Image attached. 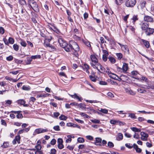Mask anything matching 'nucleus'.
I'll use <instances>...</instances> for the list:
<instances>
[{"mask_svg":"<svg viewBox=\"0 0 154 154\" xmlns=\"http://www.w3.org/2000/svg\"><path fill=\"white\" fill-rule=\"evenodd\" d=\"M140 134L141 136V139L142 140L144 141H146L147 140V138L149 136L147 134L144 132H141L140 133Z\"/></svg>","mask_w":154,"mask_h":154,"instance_id":"nucleus-8","label":"nucleus"},{"mask_svg":"<svg viewBox=\"0 0 154 154\" xmlns=\"http://www.w3.org/2000/svg\"><path fill=\"white\" fill-rule=\"evenodd\" d=\"M140 26L141 29L143 30H146L149 26V24L143 23L140 24Z\"/></svg>","mask_w":154,"mask_h":154,"instance_id":"nucleus-15","label":"nucleus"},{"mask_svg":"<svg viewBox=\"0 0 154 154\" xmlns=\"http://www.w3.org/2000/svg\"><path fill=\"white\" fill-rule=\"evenodd\" d=\"M56 142V140L55 139H53L50 142V143L51 145H54L55 144Z\"/></svg>","mask_w":154,"mask_h":154,"instance_id":"nucleus-64","label":"nucleus"},{"mask_svg":"<svg viewBox=\"0 0 154 154\" xmlns=\"http://www.w3.org/2000/svg\"><path fill=\"white\" fill-rule=\"evenodd\" d=\"M142 41L146 48H149V44L148 41L143 39L142 40Z\"/></svg>","mask_w":154,"mask_h":154,"instance_id":"nucleus-27","label":"nucleus"},{"mask_svg":"<svg viewBox=\"0 0 154 154\" xmlns=\"http://www.w3.org/2000/svg\"><path fill=\"white\" fill-rule=\"evenodd\" d=\"M35 148L36 149V150H41L42 146L39 144H38L35 146Z\"/></svg>","mask_w":154,"mask_h":154,"instance_id":"nucleus-45","label":"nucleus"},{"mask_svg":"<svg viewBox=\"0 0 154 154\" xmlns=\"http://www.w3.org/2000/svg\"><path fill=\"white\" fill-rule=\"evenodd\" d=\"M51 30H53L57 33L59 32V30L54 26L53 25V28H51Z\"/></svg>","mask_w":154,"mask_h":154,"instance_id":"nucleus-43","label":"nucleus"},{"mask_svg":"<svg viewBox=\"0 0 154 154\" xmlns=\"http://www.w3.org/2000/svg\"><path fill=\"white\" fill-rule=\"evenodd\" d=\"M54 116H52V117H55V118H57L59 116L60 113L59 112H54Z\"/></svg>","mask_w":154,"mask_h":154,"instance_id":"nucleus-52","label":"nucleus"},{"mask_svg":"<svg viewBox=\"0 0 154 154\" xmlns=\"http://www.w3.org/2000/svg\"><path fill=\"white\" fill-rule=\"evenodd\" d=\"M146 2L144 1H141L140 2V6L141 8H143L145 7Z\"/></svg>","mask_w":154,"mask_h":154,"instance_id":"nucleus-38","label":"nucleus"},{"mask_svg":"<svg viewBox=\"0 0 154 154\" xmlns=\"http://www.w3.org/2000/svg\"><path fill=\"white\" fill-rule=\"evenodd\" d=\"M89 78L90 79L94 82H95L96 80V78L92 75H90Z\"/></svg>","mask_w":154,"mask_h":154,"instance_id":"nucleus-55","label":"nucleus"},{"mask_svg":"<svg viewBox=\"0 0 154 154\" xmlns=\"http://www.w3.org/2000/svg\"><path fill=\"white\" fill-rule=\"evenodd\" d=\"M91 121L94 123H97L100 124V121L99 120L96 119H92L91 120Z\"/></svg>","mask_w":154,"mask_h":154,"instance_id":"nucleus-51","label":"nucleus"},{"mask_svg":"<svg viewBox=\"0 0 154 154\" xmlns=\"http://www.w3.org/2000/svg\"><path fill=\"white\" fill-rule=\"evenodd\" d=\"M130 129L131 130L134 132L135 133H136V132H140L141 131L140 129H139L136 127H131V128Z\"/></svg>","mask_w":154,"mask_h":154,"instance_id":"nucleus-30","label":"nucleus"},{"mask_svg":"<svg viewBox=\"0 0 154 154\" xmlns=\"http://www.w3.org/2000/svg\"><path fill=\"white\" fill-rule=\"evenodd\" d=\"M110 76L113 79L118 80L119 79V78L117 75L113 73H110Z\"/></svg>","mask_w":154,"mask_h":154,"instance_id":"nucleus-24","label":"nucleus"},{"mask_svg":"<svg viewBox=\"0 0 154 154\" xmlns=\"http://www.w3.org/2000/svg\"><path fill=\"white\" fill-rule=\"evenodd\" d=\"M23 90L26 91H29L30 90V87L28 86L23 85L22 87Z\"/></svg>","mask_w":154,"mask_h":154,"instance_id":"nucleus-39","label":"nucleus"},{"mask_svg":"<svg viewBox=\"0 0 154 154\" xmlns=\"http://www.w3.org/2000/svg\"><path fill=\"white\" fill-rule=\"evenodd\" d=\"M74 98L78 99L79 101H81L82 100V98L80 96H78L76 94H75V97Z\"/></svg>","mask_w":154,"mask_h":154,"instance_id":"nucleus-44","label":"nucleus"},{"mask_svg":"<svg viewBox=\"0 0 154 154\" xmlns=\"http://www.w3.org/2000/svg\"><path fill=\"white\" fill-rule=\"evenodd\" d=\"M53 129L56 131H58L60 130V127L58 125L55 126L53 127Z\"/></svg>","mask_w":154,"mask_h":154,"instance_id":"nucleus-58","label":"nucleus"},{"mask_svg":"<svg viewBox=\"0 0 154 154\" xmlns=\"http://www.w3.org/2000/svg\"><path fill=\"white\" fill-rule=\"evenodd\" d=\"M49 48H50V49H51L52 51H56L57 49L54 45H51Z\"/></svg>","mask_w":154,"mask_h":154,"instance_id":"nucleus-42","label":"nucleus"},{"mask_svg":"<svg viewBox=\"0 0 154 154\" xmlns=\"http://www.w3.org/2000/svg\"><path fill=\"white\" fill-rule=\"evenodd\" d=\"M49 95H50V94L45 93V94H41L39 95H38L37 96V97L39 98L42 97H45L48 96Z\"/></svg>","mask_w":154,"mask_h":154,"instance_id":"nucleus-31","label":"nucleus"},{"mask_svg":"<svg viewBox=\"0 0 154 154\" xmlns=\"http://www.w3.org/2000/svg\"><path fill=\"white\" fill-rule=\"evenodd\" d=\"M108 59L110 62L112 63H114L116 62V59L113 57L109 56L108 57Z\"/></svg>","mask_w":154,"mask_h":154,"instance_id":"nucleus-26","label":"nucleus"},{"mask_svg":"<svg viewBox=\"0 0 154 154\" xmlns=\"http://www.w3.org/2000/svg\"><path fill=\"white\" fill-rule=\"evenodd\" d=\"M21 112V111H12L11 112L14 113V114H17V115L16 116V117L17 119H20L23 118V116L22 114L20 113Z\"/></svg>","mask_w":154,"mask_h":154,"instance_id":"nucleus-11","label":"nucleus"},{"mask_svg":"<svg viewBox=\"0 0 154 154\" xmlns=\"http://www.w3.org/2000/svg\"><path fill=\"white\" fill-rule=\"evenodd\" d=\"M48 131V130L47 129H44L42 128L37 129L35 130L33 133V135H35L37 134H39L45 132H47Z\"/></svg>","mask_w":154,"mask_h":154,"instance_id":"nucleus-6","label":"nucleus"},{"mask_svg":"<svg viewBox=\"0 0 154 154\" xmlns=\"http://www.w3.org/2000/svg\"><path fill=\"white\" fill-rule=\"evenodd\" d=\"M20 135H17L15 136V138L12 141V143L14 145L17 143V142L18 143H20Z\"/></svg>","mask_w":154,"mask_h":154,"instance_id":"nucleus-12","label":"nucleus"},{"mask_svg":"<svg viewBox=\"0 0 154 154\" xmlns=\"http://www.w3.org/2000/svg\"><path fill=\"white\" fill-rule=\"evenodd\" d=\"M9 143L8 142H4L1 146L3 148H6L9 146Z\"/></svg>","mask_w":154,"mask_h":154,"instance_id":"nucleus-40","label":"nucleus"},{"mask_svg":"<svg viewBox=\"0 0 154 154\" xmlns=\"http://www.w3.org/2000/svg\"><path fill=\"white\" fill-rule=\"evenodd\" d=\"M17 102L19 104L21 105H23L25 103L26 101L23 99H21L18 100Z\"/></svg>","mask_w":154,"mask_h":154,"instance_id":"nucleus-33","label":"nucleus"},{"mask_svg":"<svg viewBox=\"0 0 154 154\" xmlns=\"http://www.w3.org/2000/svg\"><path fill=\"white\" fill-rule=\"evenodd\" d=\"M133 137L134 138L138 139L139 138V135L138 133H135L134 134V135Z\"/></svg>","mask_w":154,"mask_h":154,"instance_id":"nucleus-60","label":"nucleus"},{"mask_svg":"<svg viewBox=\"0 0 154 154\" xmlns=\"http://www.w3.org/2000/svg\"><path fill=\"white\" fill-rule=\"evenodd\" d=\"M58 42L61 47L63 48L67 52L72 51V48L70 44V41L69 44H68L62 38H58Z\"/></svg>","mask_w":154,"mask_h":154,"instance_id":"nucleus-1","label":"nucleus"},{"mask_svg":"<svg viewBox=\"0 0 154 154\" xmlns=\"http://www.w3.org/2000/svg\"><path fill=\"white\" fill-rule=\"evenodd\" d=\"M154 32V29H153L150 28H148L146 30L145 33L147 35H150L153 34Z\"/></svg>","mask_w":154,"mask_h":154,"instance_id":"nucleus-9","label":"nucleus"},{"mask_svg":"<svg viewBox=\"0 0 154 154\" xmlns=\"http://www.w3.org/2000/svg\"><path fill=\"white\" fill-rule=\"evenodd\" d=\"M20 43L22 46H23L24 47H25L26 46L27 44L26 42L22 39L21 40Z\"/></svg>","mask_w":154,"mask_h":154,"instance_id":"nucleus-32","label":"nucleus"},{"mask_svg":"<svg viewBox=\"0 0 154 154\" xmlns=\"http://www.w3.org/2000/svg\"><path fill=\"white\" fill-rule=\"evenodd\" d=\"M90 58L92 61L91 63V66L94 69H96V68H97V65H98L99 64L97 58L95 56L92 54L90 56Z\"/></svg>","mask_w":154,"mask_h":154,"instance_id":"nucleus-3","label":"nucleus"},{"mask_svg":"<svg viewBox=\"0 0 154 154\" xmlns=\"http://www.w3.org/2000/svg\"><path fill=\"white\" fill-rule=\"evenodd\" d=\"M77 141L80 143H82L84 142V139L82 137H79L77 139Z\"/></svg>","mask_w":154,"mask_h":154,"instance_id":"nucleus-50","label":"nucleus"},{"mask_svg":"<svg viewBox=\"0 0 154 154\" xmlns=\"http://www.w3.org/2000/svg\"><path fill=\"white\" fill-rule=\"evenodd\" d=\"M118 44L120 46L122 50L125 53L128 54H129V51L128 47V46L126 45H122L120 43H118Z\"/></svg>","mask_w":154,"mask_h":154,"instance_id":"nucleus-7","label":"nucleus"},{"mask_svg":"<svg viewBox=\"0 0 154 154\" xmlns=\"http://www.w3.org/2000/svg\"><path fill=\"white\" fill-rule=\"evenodd\" d=\"M89 68V66L86 64H84L83 66V70L84 71H86V72L88 73V74H89L90 73L89 71L88 70Z\"/></svg>","mask_w":154,"mask_h":154,"instance_id":"nucleus-19","label":"nucleus"},{"mask_svg":"<svg viewBox=\"0 0 154 154\" xmlns=\"http://www.w3.org/2000/svg\"><path fill=\"white\" fill-rule=\"evenodd\" d=\"M14 40L13 38L11 37H9L8 39L9 43L11 44H13L14 43Z\"/></svg>","mask_w":154,"mask_h":154,"instance_id":"nucleus-49","label":"nucleus"},{"mask_svg":"<svg viewBox=\"0 0 154 154\" xmlns=\"http://www.w3.org/2000/svg\"><path fill=\"white\" fill-rule=\"evenodd\" d=\"M131 74L133 76H134V77H133L134 78H135L136 79H137L138 80L140 79V78L138 76H137L138 75H139L138 73L137 72V71H133L131 72Z\"/></svg>","mask_w":154,"mask_h":154,"instance_id":"nucleus-17","label":"nucleus"},{"mask_svg":"<svg viewBox=\"0 0 154 154\" xmlns=\"http://www.w3.org/2000/svg\"><path fill=\"white\" fill-rule=\"evenodd\" d=\"M27 2V5L30 8L36 12L39 11V8L36 1L34 0H28Z\"/></svg>","mask_w":154,"mask_h":154,"instance_id":"nucleus-2","label":"nucleus"},{"mask_svg":"<svg viewBox=\"0 0 154 154\" xmlns=\"http://www.w3.org/2000/svg\"><path fill=\"white\" fill-rule=\"evenodd\" d=\"M123 134L120 133H118V137L116 138L117 140L119 141L123 139Z\"/></svg>","mask_w":154,"mask_h":154,"instance_id":"nucleus-28","label":"nucleus"},{"mask_svg":"<svg viewBox=\"0 0 154 154\" xmlns=\"http://www.w3.org/2000/svg\"><path fill=\"white\" fill-rule=\"evenodd\" d=\"M102 139L100 138L97 137L96 138V141L94 142L95 144L97 145L102 146Z\"/></svg>","mask_w":154,"mask_h":154,"instance_id":"nucleus-18","label":"nucleus"},{"mask_svg":"<svg viewBox=\"0 0 154 154\" xmlns=\"http://www.w3.org/2000/svg\"><path fill=\"white\" fill-rule=\"evenodd\" d=\"M125 91L126 92L130 94V95H134L135 94V93L131 90L130 88H125Z\"/></svg>","mask_w":154,"mask_h":154,"instance_id":"nucleus-21","label":"nucleus"},{"mask_svg":"<svg viewBox=\"0 0 154 154\" xmlns=\"http://www.w3.org/2000/svg\"><path fill=\"white\" fill-rule=\"evenodd\" d=\"M116 55L119 60H120L122 57V54L121 53H116Z\"/></svg>","mask_w":154,"mask_h":154,"instance_id":"nucleus-47","label":"nucleus"},{"mask_svg":"<svg viewBox=\"0 0 154 154\" xmlns=\"http://www.w3.org/2000/svg\"><path fill=\"white\" fill-rule=\"evenodd\" d=\"M19 3L21 5H26V2L25 0H18Z\"/></svg>","mask_w":154,"mask_h":154,"instance_id":"nucleus-48","label":"nucleus"},{"mask_svg":"<svg viewBox=\"0 0 154 154\" xmlns=\"http://www.w3.org/2000/svg\"><path fill=\"white\" fill-rule=\"evenodd\" d=\"M56 152L57 151L55 149H52L51 150L50 154H55Z\"/></svg>","mask_w":154,"mask_h":154,"instance_id":"nucleus-56","label":"nucleus"},{"mask_svg":"<svg viewBox=\"0 0 154 154\" xmlns=\"http://www.w3.org/2000/svg\"><path fill=\"white\" fill-rule=\"evenodd\" d=\"M137 90L138 92L140 93H143L146 92V91L145 90L141 88H138Z\"/></svg>","mask_w":154,"mask_h":154,"instance_id":"nucleus-36","label":"nucleus"},{"mask_svg":"<svg viewBox=\"0 0 154 154\" xmlns=\"http://www.w3.org/2000/svg\"><path fill=\"white\" fill-rule=\"evenodd\" d=\"M144 21L150 22H153L154 21L153 19L151 17L147 15L144 16Z\"/></svg>","mask_w":154,"mask_h":154,"instance_id":"nucleus-13","label":"nucleus"},{"mask_svg":"<svg viewBox=\"0 0 154 154\" xmlns=\"http://www.w3.org/2000/svg\"><path fill=\"white\" fill-rule=\"evenodd\" d=\"M128 79L129 78L127 76L122 75L120 76L119 79H118V81H122L124 82H126L128 80Z\"/></svg>","mask_w":154,"mask_h":154,"instance_id":"nucleus-14","label":"nucleus"},{"mask_svg":"<svg viewBox=\"0 0 154 154\" xmlns=\"http://www.w3.org/2000/svg\"><path fill=\"white\" fill-rule=\"evenodd\" d=\"M67 118V117L63 115H61V116L59 117V119L60 120H66Z\"/></svg>","mask_w":154,"mask_h":154,"instance_id":"nucleus-34","label":"nucleus"},{"mask_svg":"<svg viewBox=\"0 0 154 154\" xmlns=\"http://www.w3.org/2000/svg\"><path fill=\"white\" fill-rule=\"evenodd\" d=\"M31 58L32 59V60L35 59H40L41 58V56L40 55H32L31 56Z\"/></svg>","mask_w":154,"mask_h":154,"instance_id":"nucleus-37","label":"nucleus"},{"mask_svg":"<svg viewBox=\"0 0 154 154\" xmlns=\"http://www.w3.org/2000/svg\"><path fill=\"white\" fill-rule=\"evenodd\" d=\"M119 2H118V1L117 0H116V1H115L117 5H121V4H122V3L123 2L125 1V0H119Z\"/></svg>","mask_w":154,"mask_h":154,"instance_id":"nucleus-54","label":"nucleus"},{"mask_svg":"<svg viewBox=\"0 0 154 154\" xmlns=\"http://www.w3.org/2000/svg\"><path fill=\"white\" fill-rule=\"evenodd\" d=\"M128 116L132 119H137V117L135 116V114L133 113H129Z\"/></svg>","mask_w":154,"mask_h":154,"instance_id":"nucleus-41","label":"nucleus"},{"mask_svg":"<svg viewBox=\"0 0 154 154\" xmlns=\"http://www.w3.org/2000/svg\"><path fill=\"white\" fill-rule=\"evenodd\" d=\"M100 111L105 114H107L108 112V110L106 109H101Z\"/></svg>","mask_w":154,"mask_h":154,"instance_id":"nucleus-59","label":"nucleus"},{"mask_svg":"<svg viewBox=\"0 0 154 154\" xmlns=\"http://www.w3.org/2000/svg\"><path fill=\"white\" fill-rule=\"evenodd\" d=\"M13 48L14 50L16 51L19 50V46L17 44H14L13 45Z\"/></svg>","mask_w":154,"mask_h":154,"instance_id":"nucleus-46","label":"nucleus"},{"mask_svg":"<svg viewBox=\"0 0 154 154\" xmlns=\"http://www.w3.org/2000/svg\"><path fill=\"white\" fill-rule=\"evenodd\" d=\"M125 146L129 149H131L133 147V146L132 144L130 143H126L125 144Z\"/></svg>","mask_w":154,"mask_h":154,"instance_id":"nucleus-53","label":"nucleus"},{"mask_svg":"<svg viewBox=\"0 0 154 154\" xmlns=\"http://www.w3.org/2000/svg\"><path fill=\"white\" fill-rule=\"evenodd\" d=\"M13 59V57L11 55L7 57L6 58V60L8 61H11Z\"/></svg>","mask_w":154,"mask_h":154,"instance_id":"nucleus-61","label":"nucleus"},{"mask_svg":"<svg viewBox=\"0 0 154 154\" xmlns=\"http://www.w3.org/2000/svg\"><path fill=\"white\" fill-rule=\"evenodd\" d=\"M131 19L133 20L132 23L133 24H134L135 21L138 19L137 15H134Z\"/></svg>","mask_w":154,"mask_h":154,"instance_id":"nucleus-25","label":"nucleus"},{"mask_svg":"<svg viewBox=\"0 0 154 154\" xmlns=\"http://www.w3.org/2000/svg\"><path fill=\"white\" fill-rule=\"evenodd\" d=\"M136 3V0H127L125 3V6L128 7H133Z\"/></svg>","mask_w":154,"mask_h":154,"instance_id":"nucleus-4","label":"nucleus"},{"mask_svg":"<svg viewBox=\"0 0 154 154\" xmlns=\"http://www.w3.org/2000/svg\"><path fill=\"white\" fill-rule=\"evenodd\" d=\"M5 32V29L2 27H0V33L3 34Z\"/></svg>","mask_w":154,"mask_h":154,"instance_id":"nucleus-57","label":"nucleus"},{"mask_svg":"<svg viewBox=\"0 0 154 154\" xmlns=\"http://www.w3.org/2000/svg\"><path fill=\"white\" fill-rule=\"evenodd\" d=\"M108 56V55H103L102 58H103V61L106 62L107 61V57Z\"/></svg>","mask_w":154,"mask_h":154,"instance_id":"nucleus-63","label":"nucleus"},{"mask_svg":"<svg viewBox=\"0 0 154 154\" xmlns=\"http://www.w3.org/2000/svg\"><path fill=\"white\" fill-rule=\"evenodd\" d=\"M107 146L110 148H112L114 146V144L112 142L109 141L107 143V146Z\"/></svg>","mask_w":154,"mask_h":154,"instance_id":"nucleus-35","label":"nucleus"},{"mask_svg":"<svg viewBox=\"0 0 154 154\" xmlns=\"http://www.w3.org/2000/svg\"><path fill=\"white\" fill-rule=\"evenodd\" d=\"M133 148L135 149L136 152L138 153H140L142 151V149L138 148V146L135 143L133 144Z\"/></svg>","mask_w":154,"mask_h":154,"instance_id":"nucleus-22","label":"nucleus"},{"mask_svg":"<svg viewBox=\"0 0 154 154\" xmlns=\"http://www.w3.org/2000/svg\"><path fill=\"white\" fill-rule=\"evenodd\" d=\"M100 72L103 73L105 72V69L100 63L97 65V68H96Z\"/></svg>","mask_w":154,"mask_h":154,"instance_id":"nucleus-10","label":"nucleus"},{"mask_svg":"<svg viewBox=\"0 0 154 154\" xmlns=\"http://www.w3.org/2000/svg\"><path fill=\"white\" fill-rule=\"evenodd\" d=\"M128 64L125 63H123L122 69L124 72H125L128 69Z\"/></svg>","mask_w":154,"mask_h":154,"instance_id":"nucleus-23","label":"nucleus"},{"mask_svg":"<svg viewBox=\"0 0 154 154\" xmlns=\"http://www.w3.org/2000/svg\"><path fill=\"white\" fill-rule=\"evenodd\" d=\"M32 61V59L31 57H27V60L25 61L26 64V65H29L31 63V62Z\"/></svg>","mask_w":154,"mask_h":154,"instance_id":"nucleus-29","label":"nucleus"},{"mask_svg":"<svg viewBox=\"0 0 154 154\" xmlns=\"http://www.w3.org/2000/svg\"><path fill=\"white\" fill-rule=\"evenodd\" d=\"M110 122L111 124L113 125L119 124L120 125H121L123 124L122 122H120L118 120H111L110 121Z\"/></svg>","mask_w":154,"mask_h":154,"instance_id":"nucleus-16","label":"nucleus"},{"mask_svg":"<svg viewBox=\"0 0 154 154\" xmlns=\"http://www.w3.org/2000/svg\"><path fill=\"white\" fill-rule=\"evenodd\" d=\"M35 154H44L42 150H36Z\"/></svg>","mask_w":154,"mask_h":154,"instance_id":"nucleus-62","label":"nucleus"},{"mask_svg":"<svg viewBox=\"0 0 154 154\" xmlns=\"http://www.w3.org/2000/svg\"><path fill=\"white\" fill-rule=\"evenodd\" d=\"M70 44L71 45L72 48V52H73V50L75 51H79V48L78 44L73 41H70Z\"/></svg>","mask_w":154,"mask_h":154,"instance_id":"nucleus-5","label":"nucleus"},{"mask_svg":"<svg viewBox=\"0 0 154 154\" xmlns=\"http://www.w3.org/2000/svg\"><path fill=\"white\" fill-rule=\"evenodd\" d=\"M66 125L68 127H76L79 129H81L80 127L78 125L75 124H73L72 123H68L66 124Z\"/></svg>","mask_w":154,"mask_h":154,"instance_id":"nucleus-20","label":"nucleus"}]
</instances>
